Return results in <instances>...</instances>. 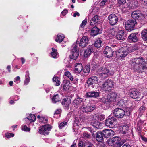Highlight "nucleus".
I'll return each mask as SVG.
<instances>
[{
  "instance_id": "obj_15",
  "label": "nucleus",
  "mask_w": 147,
  "mask_h": 147,
  "mask_svg": "<svg viewBox=\"0 0 147 147\" xmlns=\"http://www.w3.org/2000/svg\"><path fill=\"white\" fill-rule=\"evenodd\" d=\"M117 96V94L115 92H112L107 96V99L109 104L111 102H115L116 101Z\"/></svg>"
},
{
  "instance_id": "obj_50",
  "label": "nucleus",
  "mask_w": 147,
  "mask_h": 147,
  "mask_svg": "<svg viewBox=\"0 0 147 147\" xmlns=\"http://www.w3.org/2000/svg\"><path fill=\"white\" fill-rule=\"evenodd\" d=\"M67 123L65 121H63L61 122L59 125V128L60 129H62L65 125H66Z\"/></svg>"
},
{
  "instance_id": "obj_60",
  "label": "nucleus",
  "mask_w": 147,
  "mask_h": 147,
  "mask_svg": "<svg viewBox=\"0 0 147 147\" xmlns=\"http://www.w3.org/2000/svg\"><path fill=\"white\" fill-rule=\"evenodd\" d=\"M121 142H115L114 145L113 146V147H121Z\"/></svg>"
},
{
  "instance_id": "obj_30",
  "label": "nucleus",
  "mask_w": 147,
  "mask_h": 147,
  "mask_svg": "<svg viewBox=\"0 0 147 147\" xmlns=\"http://www.w3.org/2000/svg\"><path fill=\"white\" fill-rule=\"evenodd\" d=\"M140 13L139 11H134L132 12L131 16L134 19H137L139 18V16L140 15L139 14Z\"/></svg>"
},
{
  "instance_id": "obj_29",
  "label": "nucleus",
  "mask_w": 147,
  "mask_h": 147,
  "mask_svg": "<svg viewBox=\"0 0 147 147\" xmlns=\"http://www.w3.org/2000/svg\"><path fill=\"white\" fill-rule=\"evenodd\" d=\"M61 99V98L60 97L59 95L58 94L55 95L52 99V102L54 103H55L57 102L60 101Z\"/></svg>"
},
{
  "instance_id": "obj_38",
  "label": "nucleus",
  "mask_w": 147,
  "mask_h": 147,
  "mask_svg": "<svg viewBox=\"0 0 147 147\" xmlns=\"http://www.w3.org/2000/svg\"><path fill=\"white\" fill-rule=\"evenodd\" d=\"M102 38H98L95 42L94 46L95 47L98 48L100 47L102 43Z\"/></svg>"
},
{
  "instance_id": "obj_19",
  "label": "nucleus",
  "mask_w": 147,
  "mask_h": 147,
  "mask_svg": "<svg viewBox=\"0 0 147 147\" xmlns=\"http://www.w3.org/2000/svg\"><path fill=\"white\" fill-rule=\"evenodd\" d=\"M83 67L82 64L80 63L76 64L74 70V73L78 74L80 73L82 70Z\"/></svg>"
},
{
  "instance_id": "obj_33",
  "label": "nucleus",
  "mask_w": 147,
  "mask_h": 147,
  "mask_svg": "<svg viewBox=\"0 0 147 147\" xmlns=\"http://www.w3.org/2000/svg\"><path fill=\"white\" fill-rule=\"evenodd\" d=\"M142 37L144 41H147V29L143 30L141 32Z\"/></svg>"
},
{
  "instance_id": "obj_32",
  "label": "nucleus",
  "mask_w": 147,
  "mask_h": 147,
  "mask_svg": "<svg viewBox=\"0 0 147 147\" xmlns=\"http://www.w3.org/2000/svg\"><path fill=\"white\" fill-rule=\"evenodd\" d=\"M107 96H102V97L99 98V100L102 102L106 105H109V101L108 100Z\"/></svg>"
},
{
  "instance_id": "obj_11",
  "label": "nucleus",
  "mask_w": 147,
  "mask_h": 147,
  "mask_svg": "<svg viewBox=\"0 0 147 147\" xmlns=\"http://www.w3.org/2000/svg\"><path fill=\"white\" fill-rule=\"evenodd\" d=\"M140 93L134 89L130 90L128 93V95L131 98L136 99L139 97Z\"/></svg>"
},
{
  "instance_id": "obj_48",
  "label": "nucleus",
  "mask_w": 147,
  "mask_h": 147,
  "mask_svg": "<svg viewBox=\"0 0 147 147\" xmlns=\"http://www.w3.org/2000/svg\"><path fill=\"white\" fill-rule=\"evenodd\" d=\"M145 109V108L144 106H142L140 108L139 110L140 114V115H142L144 113Z\"/></svg>"
},
{
  "instance_id": "obj_14",
  "label": "nucleus",
  "mask_w": 147,
  "mask_h": 147,
  "mask_svg": "<svg viewBox=\"0 0 147 147\" xmlns=\"http://www.w3.org/2000/svg\"><path fill=\"white\" fill-rule=\"evenodd\" d=\"M113 52V51L111 47L107 46L104 51V53L106 55V57H110L112 56Z\"/></svg>"
},
{
  "instance_id": "obj_9",
  "label": "nucleus",
  "mask_w": 147,
  "mask_h": 147,
  "mask_svg": "<svg viewBox=\"0 0 147 147\" xmlns=\"http://www.w3.org/2000/svg\"><path fill=\"white\" fill-rule=\"evenodd\" d=\"M127 48L125 46L121 47L119 50L118 55L121 58L120 59L125 57L127 55L128 53Z\"/></svg>"
},
{
  "instance_id": "obj_57",
  "label": "nucleus",
  "mask_w": 147,
  "mask_h": 147,
  "mask_svg": "<svg viewBox=\"0 0 147 147\" xmlns=\"http://www.w3.org/2000/svg\"><path fill=\"white\" fill-rule=\"evenodd\" d=\"M14 136V134L13 133H7L5 134V136L7 138L11 137H13Z\"/></svg>"
},
{
  "instance_id": "obj_34",
  "label": "nucleus",
  "mask_w": 147,
  "mask_h": 147,
  "mask_svg": "<svg viewBox=\"0 0 147 147\" xmlns=\"http://www.w3.org/2000/svg\"><path fill=\"white\" fill-rule=\"evenodd\" d=\"M61 103L64 107L67 108L69 107L70 102L69 100H67L65 98L63 100Z\"/></svg>"
},
{
  "instance_id": "obj_56",
  "label": "nucleus",
  "mask_w": 147,
  "mask_h": 147,
  "mask_svg": "<svg viewBox=\"0 0 147 147\" xmlns=\"http://www.w3.org/2000/svg\"><path fill=\"white\" fill-rule=\"evenodd\" d=\"M83 136L86 138H89L90 137V135L87 132H84L83 134Z\"/></svg>"
},
{
  "instance_id": "obj_26",
  "label": "nucleus",
  "mask_w": 147,
  "mask_h": 147,
  "mask_svg": "<svg viewBox=\"0 0 147 147\" xmlns=\"http://www.w3.org/2000/svg\"><path fill=\"white\" fill-rule=\"evenodd\" d=\"M99 30V29L97 27H94L91 30L90 34L92 36H95L98 34Z\"/></svg>"
},
{
  "instance_id": "obj_3",
  "label": "nucleus",
  "mask_w": 147,
  "mask_h": 147,
  "mask_svg": "<svg viewBox=\"0 0 147 147\" xmlns=\"http://www.w3.org/2000/svg\"><path fill=\"white\" fill-rule=\"evenodd\" d=\"M136 22L135 19H130L127 21H124V24H125L126 29L127 30H131L134 29Z\"/></svg>"
},
{
  "instance_id": "obj_23",
  "label": "nucleus",
  "mask_w": 147,
  "mask_h": 147,
  "mask_svg": "<svg viewBox=\"0 0 147 147\" xmlns=\"http://www.w3.org/2000/svg\"><path fill=\"white\" fill-rule=\"evenodd\" d=\"M125 47H127L128 49L127 51L128 53L132 52L137 49V47L135 45H131L129 44L126 45Z\"/></svg>"
},
{
  "instance_id": "obj_43",
  "label": "nucleus",
  "mask_w": 147,
  "mask_h": 147,
  "mask_svg": "<svg viewBox=\"0 0 147 147\" xmlns=\"http://www.w3.org/2000/svg\"><path fill=\"white\" fill-rule=\"evenodd\" d=\"M125 103L124 102V107H132V103L131 101L128 100H126Z\"/></svg>"
},
{
  "instance_id": "obj_40",
  "label": "nucleus",
  "mask_w": 147,
  "mask_h": 147,
  "mask_svg": "<svg viewBox=\"0 0 147 147\" xmlns=\"http://www.w3.org/2000/svg\"><path fill=\"white\" fill-rule=\"evenodd\" d=\"M53 81L56 86H59L60 84V79L57 77H54L53 78Z\"/></svg>"
},
{
  "instance_id": "obj_63",
  "label": "nucleus",
  "mask_w": 147,
  "mask_h": 147,
  "mask_svg": "<svg viewBox=\"0 0 147 147\" xmlns=\"http://www.w3.org/2000/svg\"><path fill=\"white\" fill-rule=\"evenodd\" d=\"M96 22H94V21H93L92 19L90 20V25L93 26L96 24Z\"/></svg>"
},
{
  "instance_id": "obj_62",
  "label": "nucleus",
  "mask_w": 147,
  "mask_h": 147,
  "mask_svg": "<svg viewBox=\"0 0 147 147\" xmlns=\"http://www.w3.org/2000/svg\"><path fill=\"white\" fill-rule=\"evenodd\" d=\"M20 78L19 76H17L16 77L14 80V82L16 83H18L20 82Z\"/></svg>"
},
{
  "instance_id": "obj_10",
  "label": "nucleus",
  "mask_w": 147,
  "mask_h": 147,
  "mask_svg": "<svg viewBox=\"0 0 147 147\" xmlns=\"http://www.w3.org/2000/svg\"><path fill=\"white\" fill-rule=\"evenodd\" d=\"M108 20L109 24L113 26L115 25L118 21L117 16L114 14H111L108 16Z\"/></svg>"
},
{
  "instance_id": "obj_24",
  "label": "nucleus",
  "mask_w": 147,
  "mask_h": 147,
  "mask_svg": "<svg viewBox=\"0 0 147 147\" xmlns=\"http://www.w3.org/2000/svg\"><path fill=\"white\" fill-rule=\"evenodd\" d=\"M103 134L102 132L100 131H98L96 134V139L99 142H101L103 140Z\"/></svg>"
},
{
  "instance_id": "obj_28",
  "label": "nucleus",
  "mask_w": 147,
  "mask_h": 147,
  "mask_svg": "<svg viewBox=\"0 0 147 147\" xmlns=\"http://www.w3.org/2000/svg\"><path fill=\"white\" fill-rule=\"evenodd\" d=\"M64 38V36L63 34H59L57 35V37L56 38L55 41L60 43L63 40Z\"/></svg>"
},
{
  "instance_id": "obj_13",
  "label": "nucleus",
  "mask_w": 147,
  "mask_h": 147,
  "mask_svg": "<svg viewBox=\"0 0 147 147\" xmlns=\"http://www.w3.org/2000/svg\"><path fill=\"white\" fill-rule=\"evenodd\" d=\"M102 132L104 137L106 138H108L113 136L114 134V131L110 129L103 130Z\"/></svg>"
},
{
  "instance_id": "obj_36",
  "label": "nucleus",
  "mask_w": 147,
  "mask_h": 147,
  "mask_svg": "<svg viewBox=\"0 0 147 147\" xmlns=\"http://www.w3.org/2000/svg\"><path fill=\"white\" fill-rule=\"evenodd\" d=\"M26 121L29 120L31 122H33L35 121L36 120V117L34 114H30L29 116L28 117H26L25 118Z\"/></svg>"
},
{
  "instance_id": "obj_42",
  "label": "nucleus",
  "mask_w": 147,
  "mask_h": 147,
  "mask_svg": "<svg viewBox=\"0 0 147 147\" xmlns=\"http://www.w3.org/2000/svg\"><path fill=\"white\" fill-rule=\"evenodd\" d=\"M61 113V110L60 109H57L55 112L54 114V117L56 118H58L60 117V114Z\"/></svg>"
},
{
  "instance_id": "obj_49",
  "label": "nucleus",
  "mask_w": 147,
  "mask_h": 147,
  "mask_svg": "<svg viewBox=\"0 0 147 147\" xmlns=\"http://www.w3.org/2000/svg\"><path fill=\"white\" fill-rule=\"evenodd\" d=\"M87 21V19H85L82 22V23L80 26V27L81 28H84V26L86 25Z\"/></svg>"
},
{
  "instance_id": "obj_4",
  "label": "nucleus",
  "mask_w": 147,
  "mask_h": 147,
  "mask_svg": "<svg viewBox=\"0 0 147 147\" xmlns=\"http://www.w3.org/2000/svg\"><path fill=\"white\" fill-rule=\"evenodd\" d=\"M79 48L76 44L73 45L70 56L71 59H76L79 55Z\"/></svg>"
},
{
  "instance_id": "obj_6",
  "label": "nucleus",
  "mask_w": 147,
  "mask_h": 147,
  "mask_svg": "<svg viewBox=\"0 0 147 147\" xmlns=\"http://www.w3.org/2000/svg\"><path fill=\"white\" fill-rule=\"evenodd\" d=\"M51 129V127L49 124L46 125L41 127L39 130V132L44 135L48 134V132L50 131Z\"/></svg>"
},
{
  "instance_id": "obj_44",
  "label": "nucleus",
  "mask_w": 147,
  "mask_h": 147,
  "mask_svg": "<svg viewBox=\"0 0 147 147\" xmlns=\"http://www.w3.org/2000/svg\"><path fill=\"white\" fill-rule=\"evenodd\" d=\"M117 106L120 107H123L124 108V102L123 100H120L117 102Z\"/></svg>"
},
{
  "instance_id": "obj_41",
  "label": "nucleus",
  "mask_w": 147,
  "mask_h": 147,
  "mask_svg": "<svg viewBox=\"0 0 147 147\" xmlns=\"http://www.w3.org/2000/svg\"><path fill=\"white\" fill-rule=\"evenodd\" d=\"M83 101V99L77 96L74 101V102L76 104H79Z\"/></svg>"
},
{
  "instance_id": "obj_7",
  "label": "nucleus",
  "mask_w": 147,
  "mask_h": 147,
  "mask_svg": "<svg viewBox=\"0 0 147 147\" xmlns=\"http://www.w3.org/2000/svg\"><path fill=\"white\" fill-rule=\"evenodd\" d=\"M95 106L92 105H82L80 108V113H87L90 112L94 109Z\"/></svg>"
},
{
  "instance_id": "obj_51",
  "label": "nucleus",
  "mask_w": 147,
  "mask_h": 147,
  "mask_svg": "<svg viewBox=\"0 0 147 147\" xmlns=\"http://www.w3.org/2000/svg\"><path fill=\"white\" fill-rule=\"evenodd\" d=\"M84 147H94V146L92 143L88 141H86Z\"/></svg>"
},
{
  "instance_id": "obj_31",
  "label": "nucleus",
  "mask_w": 147,
  "mask_h": 147,
  "mask_svg": "<svg viewBox=\"0 0 147 147\" xmlns=\"http://www.w3.org/2000/svg\"><path fill=\"white\" fill-rule=\"evenodd\" d=\"M25 79L24 81V84L27 85L28 84L30 80L29 77V73L28 71H27L26 73Z\"/></svg>"
},
{
  "instance_id": "obj_21",
  "label": "nucleus",
  "mask_w": 147,
  "mask_h": 147,
  "mask_svg": "<svg viewBox=\"0 0 147 147\" xmlns=\"http://www.w3.org/2000/svg\"><path fill=\"white\" fill-rule=\"evenodd\" d=\"M86 96L88 97H94L96 98L99 96V93L96 92L91 91L86 93Z\"/></svg>"
},
{
  "instance_id": "obj_59",
  "label": "nucleus",
  "mask_w": 147,
  "mask_h": 147,
  "mask_svg": "<svg viewBox=\"0 0 147 147\" xmlns=\"http://www.w3.org/2000/svg\"><path fill=\"white\" fill-rule=\"evenodd\" d=\"M116 33V32L114 29H111L109 32V33L111 34V35L112 36H114L115 34Z\"/></svg>"
},
{
  "instance_id": "obj_18",
  "label": "nucleus",
  "mask_w": 147,
  "mask_h": 147,
  "mask_svg": "<svg viewBox=\"0 0 147 147\" xmlns=\"http://www.w3.org/2000/svg\"><path fill=\"white\" fill-rule=\"evenodd\" d=\"M144 61V59L141 57L138 58H134L131 60V62L133 64H141L143 63Z\"/></svg>"
},
{
  "instance_id": "obj_27",
  "label": "nucleus",
  "mask_w": 147,
  "mask_h": 147,
  "mask_svg": "<svg viewBox=\"0 0 147 147\" xmlns=\"http://www.w3.org/2000/svg\"><path fill=\"white\" fill-rule=\"evenodd\" d=\"M52 51L51 53V55L52 57L54 58H58L59 56V54L57 52V50L54 48H52Z\"/></svg>"
},
{
  "instance_id": "obj_12",
  "label": "nucleus",
  "mask_w": 147,
  "mask_h": 147,
  "mask_svg": "<svg viewBox=\"0 0 147 147\" xmlns=\"http://www.w3.org/2000/svg\"><path fill=\"white\" fill-rule=\"evenodd\" d=\"M89 39L87 36H83L80 40L79 46L82 48L86 47L88 43Z\"/></svg>"
},
{
  "instance_id": "obj_20",
  "label": "nucleus",
  "mask_w": 147,
  "mask_h": 147,
  "mask_svg": "<svg viewBox=\"0 0 147 147\" xmlns=\"http://www.w3.org/2000/svg\"><path fill=\"white\" fill-rule=\"evenodd\" d=\"M93 52V49L92 47L91 46H89L84 51V57H89Z\"/></svg>"
},
{
  "instance_id": "obj_37",
  "label": "nucleus",
  "mask_w": 147,
  "mask_h": 147,
  "mask_svg": "<svg viewBox=\"0 0 147 147\" xmlns=\"http://www.w3.org/2000/svg\"><path fill=\"white\" fill-rule=\"evenodd\" d=\"M125 109L124 111H125V115L127 116L129 115L131 112L132 110V108L131 107H124L123 108Z\"/></svg>"
},
{
  "instance_id": "obj_8",
  "label": "nucleus",
  "mask_w": 147,
  "mask_h": 147,
  "mask_svg": "<svg viewBox=\"0 0 147 147\" xmlns=\"http://www.w3.org/2000/svg\"><path fill=\"white\" fill-rule=\"evenodd\" d=\"M98 82L99 80L97 77L93 76L88 79L87 83L88 86L92 85V87L93 88L94 85L98 84Z\"/></svg>"
},
{
  "instance_id": "obj_5",
  "label": "nucleus",
  "mask_w": 147,
  "mask_h": 147,
  "mask_svg": "<svg viewBox=\"0 0 147 147\" xmlns=\"http://www.w3.org/2000/svg\"><path fill=\"white\" fill-rule=\"evenodd\" d=\"M115 117L122 118L125 115V111L121 108H117L114 109L113 112Z\"/></svg>"
},
{
  "instance_id": "obj_39",
  "label": "nucleus",
  "mask_w": 147,
  "mask_h": 147,
  "mask_svg": "<svg viewBox=\"0 0 147 147\" xmlns=\"http://www.w3.org/2000/svg\"><path fill=\"white\" fill-rule=\"evenodd\" d=\"M91 125L97 129H99L101 125L100 123L97 121L95 120L91 123Z\"/></svg>"
},
{
  "instance_id": "obj_46",
  "label": "nucleus",
  "mask_w": 147,
  "mask_h": 147,
  "mask_svg": "<svg viewBox=\"0 0 147 147\" xmlns=\"http://www.w3.org/2000/svg\"><path fill=\"white\" fill-rule=\"evenodd\" d=\"M97 117L98 119L100 121L103 120L105 118V116L103 114H99L97 115Z\"/></svg>"
},
{
  "instance_id": "obj_25",
  "label": "nucleus",
  "mask_w": 147,
  "mask_h": 147,
  "mask_svg": "<svg viewBox=\"0 0 147 147\" xmlns=\"http://www.w3.org/2000/svg\"><path fill=\"white\" fill-rule=\"evenodd\" d=\"M144 121L141 120H139L137 123V129L139 133H140L142 128L143 124V126L145 125L146 123L143 124Z\"/></svg>"
},
{
  "instance_id": "obj_16",
  "label": "nucleus",
  "mask_w": 147,
  "mask_h": 147,
  "mask_svg": "<svg viewBox=\"0 0 147 147\" xmlns=\"http://www.w3.org/2000/svg\"><path fill=\"white\" fill-rule=\"evenodd\" d=\"M99 71V74L103 78L107 77L109 72V70L105 67H101Z\"/></svg>"
},
{
  "instance_id": "obj_55",
  "label": "nucleus",
  "mask_w": 147,
  "mask_h": 147,
  "mask_svg": "<svg viewBox=\"0 0 147 147\" xmlns=\"http://www.w3.org/2000/svg\"><path fill=\"white\" fill-rule=\"evenodd\" d=\"M113 139L115 142H118L121 139L118 136H116L112 138Z\"/></svg>"
},
{
  "instance_id": "obj_45",
  "label": "nucleus",
  "mask_w": 147,
  "mask_h": 147,
  "mask_svg": "<svg viewBox=\"0 0 147 147\" xmlns=\"http://www.w3.org/2000/svg\"><path fill=\"white\" fill-rule=\"evenodd\" d=\"M86 142L82 141H80L78 144V147H84L86 145Z\"/></svg>"
},
{
  "instance_id": "obj_17",
  "label": "nucleus",
  "mask_w": 147,
  "mask_h": 147,
  "mask_svg": "<svg viewBox=\"0 0 147 147\" xmlns=\"http://www.w3.org/2000/svg\"><path fill=\"white\" fill-rule=\"evenodd\" d=\"M137 34L133 33L131 34L128 37V40L130 42H136L138 40V39L137 37Z\"/></svg>"
},
{
  "instance_id": "obj_64",
  "label": "nucleus",
  "mask_w": 147,
  "mask_h": 147,
  "mask_svg": "<svg viewBox=\"0 0 147 147\" xmlns=\"http://www.w3.org/2000/svg\"><path fill=\"white\" fill-rule=\"evenodd\" d=\"M68 12V11L66 10H63L61 13L64 16L66 15Z\"/></svg>"
},
{
  "instance_id": "obj_22",
  "label": "nucleus",
  "mask_w": 147,
  "mask_h": 147,
  "mask_svg": "<svg viewBox=\"0 0 147 147\" xmlns=\"http://www.w3.org/2000/svg\"><path fill=\"white\" fill-rule=\"evenodd\" d=\"M124 32L123 30H120L116 35L117 39L119 40H123L125 38Z\"/></svg>"
},
{
  "instance_id": "obj_35",
  "label": "nucleus",
  "mask_w": 147,
  "mask_h": 147,
  "mask_svg": "<svg viewBox=\"0 0 147 147\" xmlns=\"http://www.w3.org/2000/svg\"><path fill=\"white\" fill-rule=\"evenodd\" d=\"M65 71V72L64 73V74L66 77L69 78L71 81H72L74 80V77L73 76L71 75V74L69 71H67L66 69H64Z\"/></svg>"
},
{
  "instance_id": "obj_61",
  "label": "nucleus",
  "mask_w": 147,
  "mask_h": 147,
  "mask_svg": "<svg viewBox=\"0 0 147 147\" xmlns=\"http://www.w3.org/2000/svg\"><path fill=\"white\" fill-rule=\"evenodd\" d=\"M118 3L119 4H123L126 3V0H118Z\"/></svg>"
},
{
  "instance_id": "obj_2",
  "label": "nucleus",
  "mask_w": 147,
  "mask_h": 147,
  "mask_svg": "<svg viewBox=\"0 0 147 147\" xmlns=\"http://www.w3.org/2000/svg\"><path fill=\"white\" fill-rule=\"evenodd\" d=\"M117 120L115 117H111L109 116L106 119L105 122V125L106 126L113 128L117 124Z\"/></svg>"
},
{
  "instance_id": "obj_58",
  "label": "nucleus",
  "mask_w": 147,
  "mask_h": 147,
  "mask_svg": "<svg viewBox=\"0 0 147 147\" xmlns=\"http://www.w3.org/2000/svg\"><path fill=\"white\" fill-rule=\"evenodd\" d=\"M99 17L97 15L95 16L91 19L94 22H96L97 20L99 19Z\"/></svg>"
},
{
  "instance_id": "obj_1",
  "label": "nucleus",
  "mask_w": 147,
  "mask_h": 147,
  "mask_svg": "<svg viewBox=\"0 0 147 147\" xmlns=\"http://www.w3.org/2000/svg\"><path fill=\"white\" fill-rule=\"evenodd\" d=\"M114 86L113 82L111 80H107L100 86L101 90L106 93L110 92Z\"/></svg>"
},
{
  "instance_id": "obj_54",
  "label": "nucleus",
  "mask_w": 147,
  "mask_h": 147,
  "mask_svg": "<svg viewBox=\"0 0 147 147\" xmlns=\"http://www.w3.org/2000/svg\"><path fill=\"white\" fill-rule=\"evenodd\" d=\"M90 71V68L88 66H85L84 69V71L85 73H88Z\"/></svg>"
},
{
  "instance_id": "obj_52",
  "label": "nucleus",
  "mask_w": 147,
  "mask_h": 147,
  "mask_svg": "<svg viewBox=\"0 0 147 147\" xmlns=\"http://www.w3.org/2000/svg\"><path fill=\"white\" fill-rule=\"evenodd\" d=\"M140 15L139 16V18H138V19L142 21H144L145 19L144 15L141 13Z\"/></svg>"
},
{
  "instance_id": "obj_53",
  "label": "nucleus",
  "mask_w": 147,
  "mask_h": 147,
  "mask_svg": "<svg viewBox=\"0 0 147 147\" xmlns=\"http://www.w3.org/2000/svg\"><path fill=\"white\" fill-rule=\"evenodd\" d=\"M21 129L25 131H29L30 130V128H28L26 125L22 126Z\"/></svg>"
},
{
  "instance_id": "obj_47",
  "label": "nucleus",
  "mask_w": 147,
  "mask_h": 147,
  "mask_svg": "<svg viewBox=\"0 0 147 147\" xmlns=\"http://www.w3.org/2000/svg\"><path fill=\"white\" fill-rule=\"evenodd\" d=\"M108 143L109 146H113L115 143V142L112 138L108 142Z\"/></svg>"
}]
</instances>
